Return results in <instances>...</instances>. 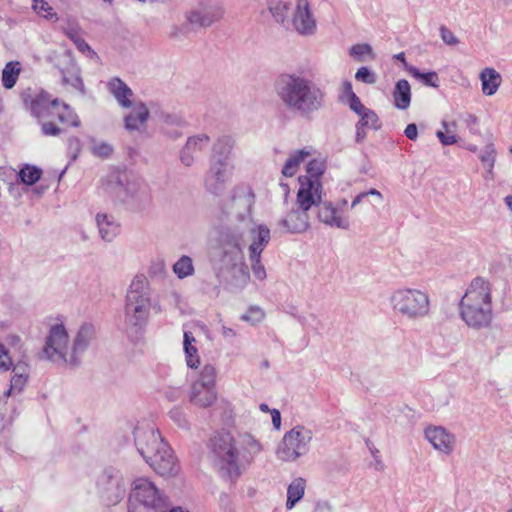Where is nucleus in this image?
Instances as JSON below:
<instances>
[{
  "instance_id": "obj_9",
  "label": "nucleus",
  "mask_w": 512,
  "mask_h": 512,
  "mask_svg": "<svg viewBox=\"0 0 512 512\" xmlns=\"http://www.w3.org/2000/svg\"><path fill=\"white\" fill-rule=\"evenodd\" d=\"M129 512H166L167 498L147 478H137L132 484Z\"/></svg>"
},
{
  "instance_id": "obj_56",
  "label": "nucleus",
  "mask_w": 512,
  "mask_h": 512,
  "mask_svg": "<svg viewBox=\"0 0 512 512\" xmlns=\"http://www.w3.org/2000/svg\"><path fill=\"white\" fill-rule=\"evenodd\" d=\"M440 36L443 42L447 45L454 46L459 43V40L454 33L444 25L440 27Z\"/></svg>"
},
{
  "instance_id": "obj_5",
  "label": "nucleus",
  "mask_w": 512,
  "mask_h": 512,
  "mask_svg": "<svg viewBox=\"0 0 512 512\" xmlns=\"http://www.w3.org/2000/svg\"><path fill=\"white\" fill-rule=\"evenodd\" d=\"M277 94L287 108L302 115L318 111L325 103V93L311 80L297 75L282 76Z\"/></svg>"
},
{
  "instance_id": "obj_3",
  "label": "nucleus",
  "mask_w": 512,
  "mask_h": 512,
  "mask_svg": "<svg viewBox=\"0 0 512 512\" xmlns=\"http://www.w3.org/2000/svg\"><path fill=\"white\" fill-rule=\"evenodd\" d=\"M241 241L242 233L230 226L217 227L211 236L212 246L221 263L218 276H223L225 270L231 272L229 285L235 289H243L250 280L249 269L244 262Z\"/></svg>"
},
{
  "instance_id": "obj_7",
  "label": "nucleus",
  "mask_w": 512,
  "mask_h": 512,
  "mask_svg": "<svg viewBox=\"0 0 512 512\" xmlns=\"http://www.w3.org/2000/svg\"><path fill=\"white\" fill-rule=\"evenodd\" d=\"M134 435L137 451L157 474L169 477L177 473L173 452L158 430L154 427H137Z\"/></svg>"
},
{
  "instance_id": "obj_59",
  "label": "nucleus",
  "mask_w": 512,
  "mask_h": 512,
  "mask_svg": "<svg viewBox=\"0 0 512 512\" xmlns=\"http://www.w3.org/2000/svg\"><path fill=\"white\" fill-rule=\"evenodd\" d=\"M76 48L86 56L93 58L96 56V52L90 47V45L81 37L74 43Z\"/></svg>"
},
{
  "instance_id": "obj_14",
  "label": "nucleus",
  "mask_w": 512,
  "mask_h": 512,
  "mask_svg": "<svg viewBox=\"0 0 512 512\" xmlns=\"http://www.w3.org/2000/svg\"><path fill=\"white\" fill-rule=\"evenodd\" d=\"M233 164L220 160L218 157H210L209 169L204 176V187L209 193L219 196L227 187L232 172Z\"/></svg>"
},
{
  "instance_id": "obj_46",
  "label": "nucleus",
  "mask_w": 512,
  "mask_h": 512,
  "mask_svg": "<svg viewBox=\"0 0 512 512\" xmlns=\"http://www.w3.org/2000/svg\"><path fill=\"white\" fill-rule=\"evenodd\" d=\"M209 137L205 133H200L198 135L189 137L185 144L187 149L192 150V152H196L198 150H202L204 147L208 145Z\"/></svg>"
},
{
  "instance_id": "obj_2",
  "label": "nucleus",
  "mask_w": 512,
  "mask_h": 512,
  "mask_svg": "<svg viewBox=\"0 0 512 512\" xmlns=\"http://www.w3.org/2000/svg\"><path fill=\"white\" fill-rule=\"evenodd\" d=\"M252 191L244 186L236 187L232 196L224 203L222 212L228 217L230 226L242 233L247 232L250 244L248 246L249 255H262L263 250L269 244L271 239L270 229L264 224H255L250 217V211L253 204Z\"/></svg>"
},
{
  "instance_id": "obj_57",
  "label": "nucleus",
  "mask_w": 512,
  "mask_h": 512,
  "mask_svg": "<svg viewBox=\"0 0 512 512\" xmlns=\"http://www.w3.org/2000/svg\"><path fill=\"white\" fill-rule=\"evenodd\" d=\"M437 137L443 145H452L457 143V137L453 130H437Z\"/></svg>"
},
{
  "instance_id": "obj_53",
  "label": "nucleus",
  "mask_w": 512,
  "mask_h": 512,
  "mask_svg": "<svg viewBox=\"0 0 512 512\" xmlns=\"http://www.w3.org/2000/svg\"><path fill=\"white\" fill-rule=\"evenodd\" d=\"M186 363L189 368H197L199 364L198 350L196 346L184 347Z\"/></svg>"
},
{
  "instance_id": "obj_28",
  "label": "nucleus",
  "mask_w": 512,
  "mask_h": 512,
  "mask_svg": "<svg viewBox=\"0 0 512 512\" xmlns=\"http://www.w3.org/2000/svg\"><path fill=\"white\" fill-rule=\"evenodd\" d=\"M131 111L124 117V128H138L145 125L150 112L146 104L142 101L132 104Z\"/></svg>"
},
{
  "instance_id": "obj_23",
  "label": "nucleus",
  "mask_w": 512,
  "mask_h": 512,
  "mask_svg": "<svg viewBox=\"0 0 512 512\" xmlns=\"http://www.w3.org/2000/svg\"><path fill=\"white\" fill-rule=\"evenodd\" d=\"M300 187L297 192L296 204L297 208L303 210L308 213V210L312 206H319L322 201L321 198V190L322 184L321 182H310L304 181L299 182Z\"/></svg>"
},
{
  "instance_id": "obj_63",
  "label": "nucleus",
  "mask_w": 512,
  "mask_h": 512,
  "mask_svg": "<svg viewBox=\"0 0 512 512\" xmlns=\"http://www.w3.org/2000/svg\"><path fill=\"white\" fill-rule=\"evenodd\" d=\"M64 33L73 43H75L77 39H80L82 37L80 30L74 26L64 29Z\"/></svg>"
},
{
  "instance_id": "obj_22",
  "label": "nucleus",
  "mask_w": 512,
  "mask_h": 512,
  "mask_svg": "<svg viewBox=\"0 0 512 512\" xmlns=\"http://www.w3.org/2000/svg\"><path fill=\"white\" fill-rule=\"evenodd\" d=\"M94 338L95 327L91 324H83L74 338L69 355V365L78 366L80 364L81 356L87 350Z\"/></svg>"
},
{
  "instance_id": "obj_6",
  "label": "nucleus",
  "mask_w": 512,
  "mask_h": 512,
  "mask_svg": "<svg viewBox=\"0 0 512 512\" xmlns=\"http://www.w3.org/2000/svg\"><path fill=\"white\" fill-rule=\"evenodd\" d=\"M151 309L162 311L160 304L154 301L150 282L144 275H136L131 281L124 305V325L128 332L138 333L148 324Z\"/></svg>"
},
{
  "instance_id": "obj_62",
  "label": "nucleus",
  "mask_w": 512,
  "mask_h": 512,
  "mask_svg": "<svg viewBox=\"0 0 512 512\" xmlns=\"http://www.w3.org/2000/svg\"><path fill=\"white\" fill-rule=\"evenodd\" d=\"M13 375L23 376L25 378L29 377V366L26 362L20 361L13 367Z\"/></svg>"
},
{
  "instance_id": "obj_55",
  "label": "nucleus",
  "mask_w": 512,
  "mask_h": 512,
  "mask_svg": "<svg viewBox=\"0 0 512 512\" xmlns=\"http://www.w3.org/2000/svg\"><path fill=\"white\" fill-rule=\"evenodd\" d=\"M81 141L78 138L71 137L68 139V155L71 161H75L81 151Z\"/></svg>"
},
{
  "instance_id": "obj_37",
  "label": "nucleus",
  "mask_w": 512,
  "mask_h": 512,
  "mask_svg": "<svg viewBox=\"0 0 512 512\" xmlns=\"http://www.w3.org/2000/svg\"><path fill=\"white\" fill-rule=\"evenodd\" d=\"M290 0H267V6L273 18L284 23L290 10Z\"/></svg>"
},
{
  "instance_id": "obj_47",
  "label": "nucleus",
  "mask_w": 512,
  "mask_h": 512,
  "mask_svg": "<svg viewBox=\"0 0 512 512\" xmlns=\"http://www.w3.org/2000/svg\"><path fill=\"white\" fill-rule=\"evenodd\" d=\"M249 260L251 262V269L254 274V276L260 280L263 281L267 274L266 269L261 261V255L255 256V255H249Z\"/></svg>"
},
{
  "instance_id": "obj_54",
  "label": "nucleus",
  "mask_w": 512,
  "mask_h": 512,
  "mask_svg": "<svg viewBox=\"0 0 512 512\" xmlns=\"http://www.w3.org/2000/svg\"><path fill=\"white\" fill-rule=\"evenodd\" d=\"M370 54H372V47L369 44H355L350 48V55L358 60Z\"/></svg>"
},
{
  "instance_id": "obj_15",
  "label": "nucleus",
  "mask_w": 512,
  "mask_h": 512,
  "mask_svg": "<svg viewBox=\"0 0 512 512\" xmlns=\"http://www.w3.org/2000/svg\"><path fill=\"white\" fill-rule=\"evenodd\" d=\"M128 171L112 169L100 180L101 193L114 203H122Z\"/></svg>"
},
{
  "instance_id": "obj_49",
  "label": "nucleus",
  "mask_w": 512,
  "mask_h": 512,
  "mask_svg": "<svg viewBox=\"0 0 512 512\" xmlns=\"http://www.w3.org/2000/svg\"><path fill=\"white\" fill-rule=\"evenodd\" d=\"M265 313L259 307H250L247 313L242 315L241 319L251 324L260 323L264 319Z\"/></svg>"
},
{
  "instance_id": "obj_64",
  "label": "nucleus",
  "mask_w": 512,
  "mask_h": 512,
  "mask_svg": "<svg viewBox=\"0 0 512 512\" xmlns=\"http://www.w3.org/2000/svg\"><path fill=\"white\" fill-rule=\"evenodd\" d=\"M195 342H196V339L193 336L192 332L185 331L184 332V340H183V348L184 347H193V346H195L194 345Z\"/></svg>"
},
{
  "instance_id": "obj_10",
  "label": "nucleus",
  "mask_w": 512,
  "mask_h": 512,
  "mask_svg": "<svg viewBox=\"0 0 512 512\" xmlns=\"http://www.w3.org/2000/svg\"><path fill=\"white\" fill-rule=\"evenodd\" d=\"M312 438L313 433L309 428L295 426L284 434L276 450L277 457L286 462L296 461L308 453Z\"/></svg>"
},
{
  "instance_id": "obj_38",
  "label": "nucleus",
  "mask_w": 512,
  "mask_h": 512,
  "mask_svg": "<svg viewBox=\"0 0 512 512\" xmlns=\"http://www.w3.org/2000/svg\"><path fill=\"white\" fill-rule=\"evenodd\" d=\"M326 169L325 161L322 159H313L307 164L308 176L299 177V182L310 181L320 182V177Z\"/></svg>"
},
{
  "instance_id": "obj_58",
  "label": "nucleus",
  "mask_w": 512,
  "mask_h": 512,
  "mask_svg": "<svg viewBox=\"0 0 512 512\" xmlns=\"http://www.w3.org/2000/svg\"><path fill=\"white\" fill-rule=\"evenodd\" d=\"M349 107L358 115L364 113L368 109L362 104L360 98L354 92H351L349 97Z\"/></svg>"
},
{
  "instance_id": "obj_18",
  "label": "nucleus",
  "mask_w": 512,
  "mask_h": 512,
  "mask_svg": "<svg viewBox=\"0 0 512 512\" xmlns=\"http://www.w3.org/2000/svg\"><path fill=\"white\" fill-rule=\"evenodd\" d=\"M125 187L122 204H141L150 199V189L146 181L131 171H128Z\"/></svg>"
},
{
  "instance_id": "obj_4",
  "label": "nucleus",
  "mask_w": 512,
  "mask_h": 512,
  "mask_svg": "<svg viewBox=\"0 0 512 512\" xmlns=\"http://www.w3.org/2000/svg\"><path fill=\"white\" fill-rule=\"evenodd\" d=\"M461 320L473 330L489 329L494 319L492 288L482 277L474 278L459 302Z\"/></svg>"
},
{
  "instance_id": "obj_41",
  "label": "nucleus",
  "mask_w": 512,
  "mask_h": 512,
  "mask_svg": "<svg viewBox=\"0 0 512 512\" xmlns=\"http://www.w3.org/2000/svg\"><path fill=\"white\" fill-rule=\"evenodd\" d=\"M173 272L179 279L193 275L194 266L192 259L186 255L181 256L173 265Z\"/></svg>"
},
{
  "instance_id": "obj_1",
  "label": "nucleus",
  "mask_w": 512,
  "mask_h": 512,
  "mask_svg": "<svg viewBox=\"0 0 512 512\" xmlns=\"http://www.w3.org/2000/svg\"><path fill=\"white\" fill-rule=\"evenodd\" d=\"M214 462L222 477L235 481L261 453L263 446L249 433H221L212 438Z\"/></svg>"
},
{
  "instance_id": "obj_27",
  "label": "nucleus",
  "mask_w": 512,
  "mask_h": 512,
  "mask_svg": "<svg viewBox=\"0 0 512 512\" xmlns=\"http://www.w3.org/2000/svg\"><path fill=\"white\" fill-rule=\"evenodd\" d=\"M287 232L303 233L310 227L309 215L300 209L291 210L287 216L281 221Z\"/></svg>"
},
{
  "instance_id": "obj_21",
  "label": "nucleus",
  "mask_w": 512,
  "mask_h": 512,
  "mask_svg": "<svg viewBox=\"0 0 512 512\" xmlns=\"http://www.w3.org/2000/svg\"><path fill=\"white\" fill-rule=\"evenodd\" d=\"M292 25L302 35L313 34L316 29V21L311 13L308 0H297L292 17Z\"/></svg>"
},
{
  "instance_id": "obj_61",
  "label": "nucleus",
  "mask_w": 512,
  "mask_h": 512,
  "mask_svg": "<svg viewBox=\"0 0 512 512\" xmlns=\"http://www.w3.org/2000/svg\"><path fill=\"white\" fill-rule=\"evenodd\" d=\"M180 161L186 167L192 166L194 163V156H193L192 150L187 149L184 146V148L182 149V151L180 153Z\"/></svg>"
},
{
  "instance_id": "obj_31",
  "label": "nucleus",
  "mask_w": 512,
  "mask_h": 512,
  "mask_svg": "<svg viewBox=\"0 0 512 512\" xmlns=\"http://www.w3.org/2000/svg\"><path fill=\"white\" fill-rule=\"evenodd\" d=\"M394 104L399 109H406L411 101V87L407 80L397 81L393 91Z\"/></svg>"
},
{
  "instance_id": "obj_60",
  "label": "nucleus",
  "mask_w": 512,
  "mask_h": 512,
  "mask_svg": "<svg viewBox=\"0 0 512 512\" xmlns=\"http://www.w3.org/2000/svg\"><path fill=\"white\" fill-rule=\"evenodd\" d=\"M12 365V361L7 354L4 346L0 343V369L8 371Z\"/></svg>"
},
{
  "instance_id": "obj_40",
  "label": "nucleus",
  "mask_w": 512,
  "mask_h": 512,
  "mask_svg": "<svg viewBox=\"0 0 512 512\" xmlns=\"http://www.w3.org/2000/svg\"><path fill=\"white\" fill-rule=\"evenodd\" d=\"M442 128H457L462 126H472L477 124V119L470 113L459 114L457 118H444L441 122Z\"/></svg>"
},
{
  "instance_id": "obj_29",
  "label": "nucleus",
  "mask_w": 512,
  "mask_h": 512,
  "mask_svg": "<svg viewBox=\"0 0 512 512\" xmlns=\"http://www.w3.org/2000/svg\"><path fill=\"white\" fill-rule=\"evenodd\" d=\"M480 80L483 94L491 96L498 90L502 78L495 69L487 67L481 71Z\"/></svg>"
},
{
  "instance_id": "obj_52",
  "label": "nucleus",
  "mask_w": 512,
  "mask_h": 512,
  "mask_svg": "<svg viewBox=\"0 0 512 512\" xmlns=\"http://www.w3.org/2000/svg\"><path fill=\"white\" fill-rule=\"evenodd\" d=\"M28 378L23 376L13 375L11 378V384L9 390L5 393L6 396H9L12 393H20L27 383Z\"/></svg>"
},
{
  "instance_id": "obj_17",
  "label": "nucleus",
  "mask_w": 512,
  "mask_h": 512,
  "mask_svg": "<svg viewBox=\"0 0 512 512\" xmlns=\"http://www.w3.org/2000/svg\"><path fill=\"white\" fill-rule=\"evenodd\" d=\"M223 15L224 9L220 4L215 2H201L198 8L188 13L187 20L192 25L208 27L220 20Z\"/></svg>"
},
{
  "instance_id": "obj_32",
  "label": "nucleus",
  "mask_w": 512,
  "mask_h": 512,
  "mask_svg": "<svg viewBox=\"0 0 512 512\" xmlns=\"http://www.w3.org/2000/svg\"><path fill=\"white\" fill-rule=\"evenodd\" d=\"M306 481L299 477L294 479L287 489V501L286 508L288 510L292 509L298 501H300L305 492Z\"/></svg>"
},
{
  "instance_id": "obj_24",
  "label": "nucleus",
  "mask_w": 512,
  "mask_h": 512,
  "mask_svg": "<svg viewBox=\"0 0 512 512\" xmlns=\"http://www.w3.org/2000/svg\"><path fill=\"white\" fill-rule=\"evenodd\" d=\"M318 219L325 225L347 230L350 227V221L347 216H343L330 201H321L318 206Z\"/></svg>"
},
{
  "instance_id": "obj_51",
  "label": "nucleus",
  "mask_w": 512,
  "mask_h": 512,
  "mask_svg": "<svg viewBox=\"0 0 512 512\" xmlns=\"http://www.w3.org/2000/svg\"><path fill=\"white\" fill-rule=\"evenodd\" d=\"M169 416L173 420V422L176 423L177 426H179L180 428L187 429L189 427L188 420L181 408H173L169 412Z\"/></svg>"
},
{
  "instance_id": "obj_25",
  "label": "nucleus",
  "mask_w": 512,
  "mask_h": 512,
  "mask_svg": "<svg viewBox=\"0 0 512 512\" xmlns=\"http://www.w3.org/2000/svg\"><path fill=\"white\" fill-rule=\"evenodd\" d=\"M98 234L105 242H112L121 231V225L112 214L99 212L95 215Z\"/></svg>"
},
{
  "instance_id": "obj_48",
  "label": "nucleus",
  "mask_w": 512,
  "mask_h": 512,
  "mask_svg": "<svg viewBox=\"0 0 512 512\" xmlns=\"http://www.w3.org/2000/svg\"><path fill=\"white\" fill-rule=\"evenodd\" d=\"M497 151L493 143L486 144L479 152V159L482 165L489 162H496Z\"/></svg>"
},
{
  "instance_id": "obj_45",
  "label": "nucleus",
  "mask_w": 512,
  "mask_h": 512,
  "mask_svg": "<svg viewBox=\"0 0 512 512\" xmlns=\"http://www.w3.org/2000/svg\"><path fill=\"white\" fill-rule=\"evenodd\" d=\"M360 120L357 128H379L378 116L371 109H367L364 113H361Z\"/></svg>"
},
{
  "instance_id": "obj_42",
  "label": "nucleus",
  "mask_w": 512,
  "mask_h": 512,
  "mask_svg": "<svg viewBox=\"0 0 512 512\" xmlns=\"http://www.w3.org/2000/svg\"><path fill=\"white\" fill-rule=\"evenodd\" d=\"M41 175L42 170L40 168L28 164L21 168L18 173L20 181L29 186L35 184Z\"/></svg>"
},
{
  "instance_id": "obj_13",
  "label": "nucleus",
  "mask_w": 512,
  "mask_h": 512,
  "mask_svg": "<svg viewBox=\"0 0 512 512\" xmlns=\"http://www.w3.org/2000/svg\"><path fill=\"white\" fill-rule=\"evenodd\" d=\"M68 333L62 324H57L50 329L41 358L55 363L69 364Z\"/></svg>"
},
{
  "instance_id": "obj_8",
  "label": "nucleus",
  "mask_w": 512,
  "mask_h": 512,
  "mask_svg": "<svg viewBox=\"0 0 512 512\" xmlns=\"http://www.w3.org/2000/svg\"><path fill=\"white\" fill-rule=\"evenodd\" d=\"M389 302L397 315L409 321L424 319L431 311L428 292L417 288H397L391 293Z\"/></svg>"
},
{
  "instance_id": "obj_35",
  "label": "nucleus",
  "mask_w": 512,
  "mask_h": 512,
  "mask_svg": "<svg viewBox=\"0 0 512 512\" xmlns=\"http://www.w3.org/2000/svg\"><path fill=\"white\" fill-rule=\"evenodd\" d=\"M405 70L415 79L419 80L426 86L437 88L439 86V77L435 71L422 73L415 66L405 63Z\"/></svg>"
},
{
  "instance_id": "obj_36",
  "label": "nucleus",
  "mask_w": 512,
  "mask_h": 512,
  "mask_svg": "<svg viewBox=\"0 0 512 512\" xmlns=\"http://www.w3.org/2000/svg\"><path fill=\"white\" fill-rule=\"evenodd\" d=\"M88 146L90 152L99 158H109L114 151L111 143L96 137H89Z\"/></svg>"
},
{
  "instance_id": "obj_39",
  "label": "nucleus",
  "mask_w": 512,
  "mask_h": 512,
  "mask_svg": "<svg viewBox=\"0 0 512 512\" xmlns=\"http://www.w3.org/2000/svg\"><path fill=\"white\" fill-rule=\"evenodd\" d=\"M19 62H8L2 71V84L6 89H11L15 86L20 74Z\"/></svg>"
},
{
  "instance_id": "obj_12",
  "label": "nucleus",
  "mask_w": 512,
  "mask_h": 512,
  "mask_svg": "<svg viewBox=\"0 0 512 512\" xmlns=\"http://www.w3.org/2000/svg\"><path fill=\"white\" fill-rule=\"evenodd\" d=\"M97 492L106 505L118 504L126 494V485L119 470L108 467L98 476Z\"/></svg>"
},
{
  "instance_id": "obj_19",
  "label": "nucleus",
  "mask_w": 512,
  "mask_h": 512,
  "mask_svg": "<svg viewBox=\"0 0 512 512\" xmlns=\"http://www.w3.org/2000/svg\"><path fill=\"white\" fill-rule=\"evenodd\" d=\"M425 438L435 450L445 455L453 452L456 439L441 426H429L425 429Z\"/></svg>"
},
{
  "instance_id": "obj_11",
  "label": "nucleus",
  "mask_w": 512,
  "mask_h": 512,
  "mask_svg": "<svg viewBox=\"0 0 512 512\" xmlns=\"http://www.w3.org/2000/svg\"><path fill=\"white\" fill-rule=\"evenodd\" d=\"M216 399V369L213 365L206 364L199 378L191 385L189 400L195 406L206 408L213 405Z\"/></svg>"
},
{
  "instance_id": "obj_43",
  "label": "nucleus",
  "mask_w": 512,
  "mask_h": 512,
  "mask_svg": "<svg viewBox=\"0 0 512 512\" xmlns=\"http://www.w3.org/2000/svg\"><path fill=\"white\" fill-rule=\"evenodd\" d=\"M33 10L49 20H57V14L53 11V8L45 0H33Z\"/></svg>"
},
{
  "instance_id": "obj_50",
  "label": "nucleus",
  "mask_w": 512,
  "mask_h": 512,
  "mask_svg": "<svg viewBox=\"0 0 512 512\" xmlns=\"http://www.w3.org/2000/svg\"><path fill=\"white\" fill-rule=\"evenodd\" d=\"M355 79L365 84H374L377 80L376 74L372 72L368 67H360L356 74Z\"/></svg>"
},
{
  "instance_id": "obj_16",
  "label": "nucleus",
  "mask_w": 512,
  "mask_h": 512,
  "mask_svg": "<svg viewBox=\"0 0 512 512\" xmlns=\"http://www.w3.org/2000/svg\"><path fill=\"white\" fill-rule=\"evenodd\" d=\"M23 100L31 114L38 119L42 128H47V123L52 115L51 110H54V103H57L58 99H53L49 93L40 91L34 96L24 94Z\"/></svg>"
},
{
  "instance_id": "obj_20",
  "label": "nucleus",
  "mask_w": 512,
  "mask_h": 512,
  "mask_svg": "<svg viewBox=\"0 0 512 512\" xmlns=\"http://www.w3.org/2000/svg\"><path fill=\"white\" fill-rule=\"evenodd\" d=\"M51 117L47 123V128H59V126L77 128L81 121L78 114L66 103H54V110H51Z\"/></svg>"
},
{
  "instance_id": "obj_44",
  "label": "nucleus",
  "mask_w": 512,
  "mask_h": 512,
  "mask_svg": "<svg viewBox=\"0 0 512 512\" xmlns=\"http://www.w3.org/2000/svg\"><path fill=\"white\" fill-rule=\"evenodd\" d=\"M155 116L160 120L162 124L168 126H182L184 125V120L182 116L174 113H168L163 110L156 111Z\"/></svg>"
},
{
  "instance_id": "obj_30",
  "label": "nucleus",
  "mask_w": 512,
  "mask_h": 512,
  "mask_svg": "<svg viewBox=\"0 0 512 512\" xmlns=\"http://www.w3.org/2000/svg\"><path fill=\"white\" fill-rule=\"evenodd\" d=\"M312 155V150L304 148L293 152L287 159L282 168V174L285 177H292L297 173L299 165L308 157Z\"/></svg>"
},
{
  "instance_id": "obj_33",
  "label": "nucleus",
  "mask_w": 512,
  "mask_h": 512,
  "mask_svg": "<svg viewBox=\"0 0 512 512\" xmlns=\"http://www.w3.org/2000/svg\"><path fill=\"white\" fill-rule=\"evenodd\" d=\"M61 75L63 84L70 85L82 94L85 93L84 83L80 76V69L77 66L71 65L66 69H62Z\"/></svg>"
},
{
  "instance_id": "obj_34",
  "label": "nucleus",
  "mask_w": 512,
  "mask_h": 512,
  "mask_svg": "<svg viewBox=\"0 0 512 512\" xmlns=\"http://www.w3.org/2000/svg\"><path fill=\"white\" fill-rule=\"evenodd\" d=\"M233 148V140L229 136L219 137L213 146L211 157H218L227 163L231 162V152Z\"/></svg>"
},
{
  "instance_id": "obj_26",
  "label": "nucleus",
  "mask_w": 512,
  "mask_h": 512,
  "mask_svg": "<svg viewBox=\"0 0 512 512\" xmlns=\"http://www.w3.org/2000/svg\"><path fill=\"white\" fill-rule=\"evenodd\" d=\"M106 86L120 107L125 109L132 107L131 98L134 96V92L122 79L113 77L107 82Z\"/></svg>"
}]
</instances>
